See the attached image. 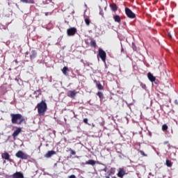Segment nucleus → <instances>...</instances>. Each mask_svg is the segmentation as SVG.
I'll list each match as a JSON object with an SVG mask.
<instances>
[{
    "instance_id": "1",
    "label": "nucleus",
    "mask_w": 178,
    "mask_h": 178,
    "mask_svg": "<svg viewBox=\"0 0 178 178\" xmlns=\"http://www.w3.org/2000/svg\"><path fill=\"white\" fill-rule=\"evenodd\" d=\"M10 118L13 124H23V123H26V118L20 113H11Z\"/></svg>"
},
{
    "instance_id": "2",
    "label": "nucleus",
    "mask_w": 178,
    "mask_h": 178,
    "mask_svg": "<svg viewBox=\"0 0 178 178\" xmlns=\"http://www.w3.org/2000/svg\"><path fill=\"white\" fill-rule=\"evenodd\" d=\"M36 108L38 109L39 116H44L45 115V112H47V110L48 109V106L45 101L42 100L37 104Z\"/></svg>"
},
{
    "instance_id": "3",
    "label": "nucleus",
    "mask_w": 178,
    "mask_h": 178,
    "mask_svg": "<svg viewBox=\"0 0 178 178\" xmlns=\"http://www.w3.org/2000/svg\"><path fill=\"white\" fill-rule=\"evenodd\" d=\"M98 56H99L102 62L104 63L106 62V53L101 48L98 50Z\"/></svg>"
},
{
    "instance_id": "4",
    "label": "nucleus",
    "mask_w": 178,
    "mask_h": 178,
    "mask_svg": "<svg viewBox=\"0 0 178 178\" xmlns=\"http://www.w3.org/2000/svg\"><path fill=\"white\" fill-rule=\"evenodd\" d=\"M15 156L17 158H19L20 159H24V160L29 159V155L24 154V152H23V151H22V150H19L15 154Z\"/></svg>"
},
{
    "instance_id": "5",
    "label": "nucleus",
    "mask_w": 178,
    "mask_h": 178,
    "mask_svg": "<svg viewBox=\"0 0 178 178\" xmlns=\"http://www.w3.org/2000/svg\"><path fill=\"white\" fill-rule=\"evenodd\" d=\"M125 14L129 19H136V14L127 7L125 8Z\"/></svg>"
},
{
    "instance_id": "6",
    "label": "nucleus",
    "mask_w": 178,
    "mask_h": 178,
    "mask_svg": "<svg viewBox=\"0 0 178 178\" xmlns=\"http://www.w3.org/2000/svg\"><path fill=\"white\" fill-rule=\"evenodd\" d=\"M77 33V29L74 27L70 28L67 30V34L69 37H73Z\"/></svg>"
},
{
    "instance_id": "7",
    "label": "nucleus",
    "mask_w": 178,
    "mask_h": 178,
    "mask_svg": "<svg viewBox=\"0 0 178 178\" xmlns=\"http://www.w3.org/2000/svg\"><path fill=\"white\" fill-rule=\"evenodd\" d=\"M1 158L2 159L8 161V162H12V160L10 159V155L7 152H4L3 153L1 154Z\"/></svg>"
},
{
    "instance_id": "8",
    "label": "nucleus",
    "mask_w": 178,
    "mask_h": 178,
    "mask_svg": "<svg viewBox=\"0 0 178 178\" xmlns=\"http://www.w3.org/2000/svg\"><path fill=\"white\" fill-rule=\"evenodd\" d=\"M21 131H22V128L17 127L16 129V130L13 133L12 137H13V138H16V137H17V136H19V134H20Z\"/></svg>"
},
{
    "instance_id": "9",
    "label": "nucleus",
    "mask_w": 178,
    "mask_h": 178,
    "mask_svg": "<svg viewBox=\"0 0 178 178\" xmlns=\"http://www.w3.org/2000/svg\"><path fill=\"white\" fill-rule=\"evenodd\" d=\"M13 178H24V175L22 172H16L12 175Z\"/></svg>"
},
{
    "instance_id": "10",
    "label": "nucleus",
    "mask_w": 178,
    "mask_h": 178,
    "mask_svg": "<svg viewBox=\"0 0 178 178\" xmlns=\"http://www.w3.org/2000/svg\"><path fill=\"white\" fill-rule=\"evenodd\" d=\"M76 94H77V92H76V90H70L67 92V97L74 99L76 98Z\"/></svg>"
},
{
    "instance_id": "11",
    "label": "nucleus",
    "mask_w": 178,
    "mask_h": 178,
    "mask_svg": "<svg viewBox=\"0 0 178 178\" xmlns=\"http://www.w3.org/2000/svg\"><path fill=\"white\" fill-rule=\"evenodd\" d=\"M124 175H126V171L124 170V169H123V168H120V169H119V171H118V174H117V176H118V177L122 178L123 176H124Z\"/></svg>"
},
{
    "instance_id": "12",
    "label": "nucleus",
    "mask_w": 178,
    "mask_h": 178,
    "mask_svg": "<svg viewBox=\"0 0 178 178\" xmlns=\"http://www.w3.org/2000/svg\"><path fill=\"white\" fill-rule=\"evenodd\" d=\"M56 154V151L50 150L47 152V153L44 155L45 158H51L53 155H55Z\"/></svg>"
},
{
    "instance_id": "13",
    "label": "nucleus",
    "mask_w": 178,
    "mask_h": 178,
    "mask_svg": "<svg viewBox=\"0 0 178 178\" xmlns=\"http://www.w3.org/2000/svg\"><path fill=\"white\" fill-rule=\"evenodd\" d=\"M147 78L149 80V81H152V83H154V81L156 80V77L154 76V75H152L151 72H149L147 74Z\"/></svg>"
},
{
    "instance_id": "14",
    "label": "nucleus",
    "mask_w": 178,
    "mask_h": 178,
    "mask_svg": "<svg viewBox=\"0 0 178 178\" xmlns=\"http://www.w3.org/2000/svg\"><path fill=\"white\" fill-rule=\"evenodd\" d=\"M113 19L115 22V23H119V24L122 23V18H120V16H119L118 15H114Z\"/></svg>"
},
{
    "instance_id": "15",
    "label": "nucleus",
    "mask_w": 178,
    "mask_h": 178,
    "mask_svg": "<svg viewBox=\"0 0 178 178\" xmlns=\"http://www.w3.org/2000/svg\"><path fill=\"white\" fill-rule=\"evenodd\" d=\"M37 58V51L35 50H32L30 55V59L33 60V59H35Z\"/></svg>"
},
{
    "instance_id": "16",
    "label": "nucleus",
    "mask_w": 178,
    "mask_h": 178,
    "mask_svg": "<svg viewBox=\"0 0 178 178\" xmlns=\"http://www.w3.org/2000/svg\"><path fill=\"white\" fill-rule=\"evenodd\" d=\"M110 8H111V10H113V12H118V6L116 5V3H111Z\"/></svg>"
},
{
    "instance_id": "17",
    "label": "nucleus",
    "mask_w": 178,
    "mask_h": 178,
    "mask_svg": "<svg viewBox=\"0 0 178 178\" xmlns=\"http://www.w3.org/2000/svg\"><path fill=\"white\" fill-rule=\"evenodd\" d=\"M95 163H96L95 161H94L92 159H90V160L86 161L85 165H91V166H95Z\"/></svg>"
},
{
    "instance_id": "18",
    "label": "nucleus",
    "mask_w": 178,
    "mask_h": 178,
    "mask_svg": "<svg viewBox=\"0 0 178 178\" xmlns=\"http://www.w3.org/2000/svg\"><path fill=\"white\" fill-rule=\"evenodd\" d=\"M20 2H22V3H35V2L34 0H20Z\"/></svg>"
},
{
    "instance_id": "19",
    "label": "nucleus",
    "mask_w": 178,
    "mask_h": 178,
    "mask_svg": "<svg viewBox=\"0 0 178 178\" xmlns=\"http://www.w3.org/2000/svg\"><path fill=\"white\" fill-rule=\"evenodd\" d=\"M68 70H69V68L67 67H63V68L62 69V72L63 74L66 76L67 74Z\"/></svg>"
},
{
    "instance_id": "20",
    "label": "nucleus",
    "mask_w": 178,
    "mask_h": 178,
    "mask_svg": "<svg viewBox=\"0 0 178 178\" xmlns=\"http://www.w3.org/2000/svg\"><path fill=\"white\" fill-rule=\"evenodd\" d=\"M172 165H173L172 161L169 159H166V166H168V168H172Z\"/></svg>"
},
{
    "instance_id": "21",
    "label": "nucleus",
    "mask_w": 178,
    "mask_h": 178,
    "mask_svg": "<svg viewBox=\"0 0 178 178\" xmlns=\"http://www.w3.org/2000/svg\"><path fill=\"white\" fill-rule=\"evenodd\" d=\"M34 94H35V98H38L40 95H41V90H38L34 92Z\"/></svg>"
},
{
    "instance_id": "22",
    "label": "nucleus",
    "mask_w": 178,
    "mask_h": 178,
    "mask_svg": "<svg viewBox=\"0 0 178 178\" xmlns=\"http://www.w3.org/2000/svg\"><path fill=\"white\" fill-rule=\"evenodd\" d=\"M97 95L100 98V99H104V93L102 92H98Z\"/></svg>"
},
{
    "instance_id": "23",
    "label": "nucleus",
    "mask_w": 178,
    "mask_h": 178,
    "mask_svg": "<svg viewBox=\"0 0 178 178\" xmlns=\"http://www.w3.org/2000/svg\"><path fill=\"white\" fill-rule=\"evenodd\" d=\"M138 152H140V154L142 156H148V155L147 154H145V152H144V151H143L141 149H138Z\"/></svg>"
},
{
    "instance_id": "24",
    "label": "nucleus",
    "mask_w": 178,
    "mask_h": 178,
    "mask_svg": "<svg viewBox=\"0 0 178 178\" xmlns=\"http://www.w3.org/2000/svg\"><path fill=\"white\" fill-rule=\"evenodd\" d=\"M90 45H91L93 48H97V42H95V40H91V42H90Z\"/></svg>"
},
{
    "instance_id": "25",
    "label": "nucleus",
    "mask_w": 178,
    "mask_h": 178,
    "mask_svg": "<svg viewBox=\"0 0 178 178\" xmlns=\"http://www.w3.org/2000/svg\"><path fill=\"white\" fill-rule=\"evenodd\" d=\"M85 23L86 26H90V23H91V21L89 18H85Z\"/></svg>"
},
{
    "instance_id": "26",
    "label": "nucleus",
    "mask_w": 178,
    "mask_h": 178,
    "mask_svg": "<svg viewBox=\"0 0 178 178\" xmlns=\"http://www.w3.org/2000/svg\"><path fill=\"white\" fill-rule=\"evenodd\" d=\"M162 130L163 131H166L168 130V125L166 124L162 125Z\"/></svg>"
},
{
    "instance_id": "27",
    "label": "nucleus",
    "mask_w": 178,
    "mask_h": 178,
    "mask_svg": "<svg viewBox=\"0 0 178 178\" xmlns=\"http://www.w3.org/2000/svg\"><path fill=\"white\" fill-rule=\"evenodd\" d=\"M97 87L98 88V90H104V86H102V85L101 83H97Z\"/></svg>"
},
{
    "instance_id": "28",
    "label": "nucleus",
    "mask_w": 178,
    "mask_h": 178,
    "mask_svg": "<svg viewBox=\"0 0 178 178\" xmlns=\"http://www.w3.org/2000/svg\"><path fill=\"white\" fill-rule=\"evenodd\" d=\"M131 47L134 51H137V46H136V44L134 42H132Z\"/></svg>"
},
{
    "instance_id": "29",
    "label": "nucleus",
    "mask_w": 178,
    "mask_h": 178,
    "mask_svg": "<svg viewBox=\"0 0 178 178\" xmlns=\"http://www.w3.org/2000/svg\"><path fill=\"white\" fill-rule=\"evenodd\" d=\"M71 155H76V152L74 150L70 149Z\"/></svg>"
},
{
    "instance_id": "30",
    "label": "nucleus",
    "mask_w": 178,
    "mask_h": 178,
    "mask_svg": "<svg viewBox=\"0 0 178 178\" xmlns=\"http://www.w3.org/2000/svg\"><path fill=\"white\" fill-rule=\"evenodd\" d=\"M113 173H115V168H111V171H110V173H109V176H111V174Z\"/></svg>"
},
{
    "instance_id": "31",
    "label": "nucleus",
    "mask_w": 178,
    "mask_h": 178,
    "mask_svg": "<svg viewBox=\"0 0 178 178\" xmlns=\"http://www.w3.org/2000/svg\"><path fill=\"white\" fill-rule=\"evenodd\" d=\"M83 122H85L86 124H88V119L84 118V119H83Z\"/></svg>"
},
{
    "instance_id": "32",
    "label": "nucleus",
    "mask_w": 178,
    "mask_h": 178,
    "mask_svg": "<svg viewBox=\"0 0 178 178\" xmlns=\"http://www.w3.org/2000/svg\"><path fill=\"white\" fill-rule=\"evenodd\" d=\"M44 15H45V16H49V15H52V13H45Z\"/></svg>"
},
{
    "instance_id": "33",
    "label": "nucleus",
    "mask_w": 178,
    "mask_h": 178,
    "mask_svg": "<svg viewBox=\"0 0 178 178\" xmlns=\"http://www.w3.org/2000/svg\"><path fill=\"white\" fill-rule=\"evenodd\" d=\"M69 178H76V176L74 175H72L69 177Z\"/></svg>"
},
{
    "instance_id": "34",
    "label": "nucleus",
    "mask_w": 178,
    "mask_h": 178,
    "mask_svg": "<svg viewBox=\"0 0 178 178\" xmlns=\"http://www.w3.org/2000/svg\"><path fill=\"white\" fill-rule=\"evenodd\" d=\"M142 88H145L146 86L145 84L141 83Z\"/></svg>"
},
{
    "instance_id": "35",
    "label": "nucleus",
    "mask_w": 178,
    "mask_h": 178,
    "mask_svg": "<svg viewBox=\"0 0 178 178\" xmlns=\"http://www.w3.org/2000/svg\"><path fill=\"white\" fill-rule=\"evenodd\" d=\"M3 163V165H5V163H6V160H4Z\"/></svg>"
},
{
    "instance_id": "36",
    "label": "nucleus",
    "mask_w": 178,
    "mask_h": 178,
    "mask_svg": "<svg viewBox=\"0 0 178 178\" xmlns=\"http://www.w3.org/2000/svg\"><path fill=\"white\" fill-rule=\"evenodd\" d=\"M168 35L170 38H172V35H170V33H169Z\"/></svg>"
},
{
    "instance_id": "37",
    "label": "nucleus",
    "mask_w": 178,
    "mask_h": 178,
    "mask_svg": "<svg viewBox=\"0 0 178 178\" xmlns=\"http://www.w3.org/2000/svg\"><path fill=\"white\" fill-rule=\"evenodd\" d=\"M110 177H111L110 175L106 176V178H110Z\"/></svg>"
},
{
    "instance_id": "38",
    "label": "nucleus",
    "mask_w": 178,
    "mask_h": 178,
    "mask_svg": "<svg viewBox=\"0 0 178 178\" xmlns=\"http://www.w3.org/2000/svg\"><path fill=\"white\" fill-rule=\"evenodd\" d=\"M168 143H169V142L167 141V142H165L164 144H168Z\"/></svg>"
},
{
    "instance_id": "39",
    "label": "nucleus",
    "mask_w": 178,
    "mask_h": 178,
    "mask_svg": "<svg viewBox=\"0 0 178 178\" xmlns=\"http://www.w3.org/2000/svg\"><path fill=\"white\" fill-rule=\"evenodd\" d=\"M104 172H106V168H104Z\"/></svg>"
},
{
    "instance_id": "40",
    "label": "nucleus",
    "mask_w": 178,
    "mask_h": 178,
    "mask_svg": "<svg viewBox=\"0 0 178 178\" xmlns=\"http://www.w3.org/2000/svg\"><path fill=\"white\" fill-rule=\"evenodd\" d=\"M112 178H117L116 177H113Z\"/></svg>"
}]
</instances>
